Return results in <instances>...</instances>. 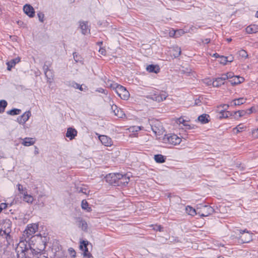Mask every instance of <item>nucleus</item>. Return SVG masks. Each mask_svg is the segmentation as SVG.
Returning a JSON list of instances; mask_svg holds the SVG:
<instances>
[{"instance_id": "obj_1", "label": "nucleus", "mask_w": 258, "mask_h": 258, "mask_svg": "<svg viewBox=\"0 0 258 258\" xmlns=\"http://www.w3.org/2000/svg\"><path fill=\"white\" fill-rule=\"evenodd\" d=\"M29 251L33 253L35 249L30 248L29 245L27 246L25 242L23 241L20 242L16 248L18 258H30Z\"/></svg>"}, {"instance_id": "obj_2", "label": "nucleus", "mask_w": 258, "mask_h": 258, "mask_svg": "<svg viewBox=\"0 0 258 258\" xmlns=\"http://www.w3.org/2000/svg\"><path fill=\"white\" fill-rule=\"evenodd\" d=\"M214 212V209L212 207L208 205H203L200 204L198 205V215L201 217H207Z\"/></svg>"}, {"instance_id": "obj_3", "label": "nucleus", "mask_w": 258, "mask_h": 258, "mask_svg": "<svg viewBox=\"0 0 258 258\" xmlns=\"http://www.w3.org/2000/svg\"><path fill=\"white\" fill-rule=\"evenodd\" d=\"M163 140L164 143L174 146L179 144L181 141V139L175 134L165 135Z\"/></svg>"}, {"instance_id": "obj_4", "label": "nucleus", "mask_w": 258, "mask_h": 258, "mask_svg": "<svg viewBox=\"0 0 258 258\" xmlns=\"http://www.w3.org/2000/svg\"><path fill=\"white\" fill-rule=\"evenodd\" d=\"M115 92L119 97L122 99L127 100L130 97V93L125 87L120 85H118Z\"/></svg>"}, {"instance_id": "obj_5", "label": "nucleus", "mask_w": 258, "mask_h": 258, "mask_svg": "<svg viewBox=\"0 0 258 258\" xmlns=\"http://www.w3.org/2000/svg\"><path fill=\"white\" fill-rule=\"evenodd\" d=\"M38 225L35 223L28 224L27 228L24 231L23 235L26 236V238H29L30 237L33 236V235L36 232L38 229Z\"/></svg>"}, {"instance_id": "obj_6", "label": "nucleus", "mask_w": 258, "mask_h": 258, "mask_svg": "<svg viewBox=\"0 0 258 258\" xmlns=\"http://www.w3.org/2000/svg\"><path fill=\"white\" fill-rule=\"evenodd\" d=\"M119 173H110L105 177L106 181L110 184L117 185L119 177Z\"/></svg>"}, {"instance_id": "obj_7", "label": "nucleus", "mask_w": 258, "mask_h": 258, "mask_svg": "<svg viewBox=\"0 0 258 258\" xmlns=\"http://www.w3.org/2000/svg\"><path fill=\"white\" fill-rule=\"evenodd\" d=\"M239 231L241 234L240 238L243 243H247L251 240V234L246 229L244 230H240Z\"/></svg>"}, {"instance_id": "obj_8", "label": "nucleus", "mask_w": 258, "mask_h": 258, "mask_svg": "<svg viewBox=\"0 0 258 258\" xmlns=\"http://www.w3.org/2000/svg\"><path fill=\"white\" fill-rule=\"evenodd\" d=\"M76 223L79 228L83 231L87 232L88 230V224L87 222L81 217L76 218Z\"/></svg>"}, {"instance_id": "obj_9", "label": "nucleus", "mask_w": 258, "mask_h": 258, "mask_svg": "<svg viewBox=\"0 0 258 258\" xmlns=\"http://www.w3.org/2000/svg\"><path fill=\"white\" fill-rule=\"evenodd\" d=\"M24 13L30 18H33L35 15L34 8L30 5L26 4L23 7Z\"/></svg>"}, {"instance_id": "obj_10", "label": "nucleus", "mask_w": 258, "mask_h": 258, "mask_svg": "<svg viewBox=\"0 0 258 258\" xmlns=\"http://www.w3.org/2000/svg\"><path fill=\"white\" fill-rule=\"evenodd\" d=\"M30 116L31 112L30 111H26L17 118V121L20 124H24L29 119Z\"/></svg>"}, {"instance_id": "obj_11", "label": "nucleus", "mask_w": 258, "mask_h": 258, "mask_svg": "<svg viewBox=\"0 0 258 258\" xmlns=\"http://www.w3.org/2000/svg\"><path fill=\"white\" fill-rule=\"evenodd\" d=\"M118 176L119 177L118 186L125 185L128 183L130 181V176H128L127 174L124 175L119 174V175Z\"/></svg>"}, {"instance_id": "obj_12", "label": "nucleus", "mask_w": 258, "mask_h": 258, "mask_svg": "<svg viewBox=\"0 0 258 258\" xmlns=\"http://www.w3.org/2000/svg\"><path fill=\"white\" fill-rule=\"evenodd\" d=\"M99 138L102 144L105 146L109 147L112 145L111 139L106 136L101 135L99 137Z\"/></svg>"}, {"instance_id": "obj_13", "label": "nucleus", "mask_w": 258, "mask_h": 258, "mask_svg": "<svg viewBox=\"0 0 258 258\" xmlns=\"http://www.w3.org/2000/svg\"><path fill=\"white\" fill-rule=\"evenodd\" d=\"M77 131L75 128L69 127L67 129L66 137L69 138L70 140L74 139L77 135Z\"/></svg>"}, {"instance_id": "obj_14", "label": "nucleus", "mask_w": 258, "mask_h": 258, "mask_svg": "<svg viewBox=\"0 0 258 258\" xmlns=\"http://www.w3.org/2000/svg\"><path fill=\"white\" fill-rule=\"evenodd\" d=\"M170 54L174 58L178 57L181 54V49L178 46H175L171 48L170 50Z\"/></svg>"}, {"instance_id": "obj_15", "label": "nucleus", "mask_w": 258, "mask_h": 258, "mask_svg": "<svg viewBox=\"0 0 258 258\" xmlns=\"http://www.w3.org/2000/svg\"><path fill=\"white\" fill-rule=\"evenodd\" d=\"M227 77L222 75L221 77L217 78L213 82V86L218 87L222 84H224V81L226 80Z\"/></svg>"}, {"instance_id": "obj_16", "label": "nucleus", "mask_w": 258, "mask_h": 258, "mask_svg": "<svg viewBox=\"0 0 258 258\" xmlns=\"http://www.w3.org/2000/svg\"><path fill=\"white\" fill-rule=\"evenodd\" d=\"M80 26L83 34L86 35L90 32V29L88 25V22H80Z\"/></svg>"}, {"instance_id": "obj_17", "label": "nucleus", "mask_w": 258, "mask_h": 258, "mask_svg": "<svg viewBox=\"0 0 258 258\" xmlns=\"http://www.w3.org/2000/svg\"><path fill=\"white\" fill-rule=\"evenodd\" d=\"M21 58L20 57H17L14 59L11 60L10 61L7 62L8 66L7 70L8 71H11L12 68H13L17 63L20 61Z\"/></svg>"}, {"instance_id": "obj_18", "label": "nucleus", "mask_w": 258, "mask_h": 258, "mask_svg": "<svg viewBox=\"0 0 258 258\" xmlns=\"http://www.w3.org/2000/svg\"><path fill=\"white\" fill-rule=\"evenodd\" d=\"M244 81L243 77H240L238 76H235L233 77L231 80H229V82L232 85H235L242 83Z\"/></svg>"}, {"instance_id": "obj_19", "label": "nucleus", "mask_w": 258, "mask_h": 258, "mask_svg": "<svg viewBox=\"0 0 258 258\" xmlns=\"http://www.w3.org/2000/svg\"><path fill=\"white\" fill-rule=\"evenodd\" d=\"M246 33L248 34L255 33L258 31V26L256 25H251L245 29Z\"/></svg>"}, {"instance_id": "obj_20", "label": "nucleus", "mask_w": 258, "mask_h": 258, "mask_svg": "<svg viewBox=\"0 0 258 258\" xmlns=\"http://www.w3.org/2000/svg\"><path fill=\"white\" fill-rule=\"evenodd\" d=\"M210 116L207 114H203L198 117V120L203 124H205L209 122Z\"/></svg>"}, {"instance_id": "obj_21", "label": "nucleus", "mask_w": 258, "mask_h": 258, "mask_svg": "<svg viewBox=\"0 0 258 258\" xmlns=\"http://www.w3.org/2000/svg\"><path fill=\"white\" fill-rule=\"evenodd\" d=\"M35 142V140L32 138H25L23 139L22 144L25 146L33 145Z\"/></svg>"}, {"instance_id": "obj_22", "label": "nucleus", "mask_w": 258, "mask_h": 258, "mask_svg": "<svg viewBox=\"0 0 258 258\" xmlns=\"http://www.w3.org/2000/svg\"><path fill=\"white\" fill-rule=\"evenodd\" d=\"M146 70L150 73H157L159 71V68L158 66L150 64L147 67Z\"/></svg>"}, {"instance_id": "obj_23", "label": "nucleus", "mask_w": 258, "mask_h": 258, "mask_svg": "<svg viewBox=\"0 0 258 258\" xmlns=\"http://www.w3.org/2000/svg\"><path fill=\"white\" fill-rule=\"evenodd\" d=\"M23 199L24 201L29 204H32L34 201L33 197L27 194V191L24 192Z\"/></svg>"}, {"instance_id": "obj_24", "label": "nucleus", "mask_w": 258, "mask_h": 258, "mask_svg": "<svg viewBox=\"0 0 258 258\" xmlns=\"http://www.w3.org/2000/svg\"><path fill=\"white\" fill-rule=\"evenodd\" d=\"M245 100L243 98L234 99L231 102V106H236L243 104L245 103Z\"/></svg>"}, {"instance_id": "obj_25", "label": "nucleus", "mask_w": 258, "mask_h": 258, "mask_svg": "<svg viewBox=\"0 0 258 258\" xmlns=\"http://www.w3.org/2000/svg\"><path fill=\"white\" fill-rule=\"evenodd\" d=\"M185 210L186 213L189 215L194 216L195 215H198V207L196 209H194L192 207L188 206L186 207Z\"/></svg>"}, {"instance_id": "obj_26", "label": "nucleus", "mask_w": 258, "mask_h": 258, "mask_svg": "<svg viewBox=\"0 0 258 258\" xmlns=\"http://www.w3.org/2000/svg\"><path fill=\"white\" fill-rule=\"evenodd\" d=\"M43 69L44 70V74L46 77L47 79V81L51 82V80L53 79V75H49L48 73L51 72V70L49 69V68L47 66L44 65L43 67Z\"/></svg>"}, {"instance_id": "obj_27", "label": "nucleus", "mask_w": 258, "mask_h": 258, "mask_svg": "<svg viewBox=\"0 0 258 258\" xmlns=\"http://www.w3.org/2000/svg\"><path fill=\"white\" fill-rule=\"evenodd\" d=\"M81 207L83 209L86 210L88 212H90L92 211L91 208L89 206V204L85 200H83L82 201Z\"/></svg>"}, {"instance_id": "obj_28", "label": "nucleus", "mask_w": 258, "mask_h": 258, "mask_svg": "<svg viewBox=\"0 0 258 258\" xmlns=\"http://www.w3.org/2000/svg\"><path fill=\"white\" fill-rule=\"evenodd\" d=\"M5 225L4 226V230H2V231L5 233V234L8 235L9 233L11 232V229H10V221H8L7 222H6L4 224Z\"/></svg>"}, {"instance_id": "obj_29", "label": "nucleus", "mask_w": 258, "mask_h": 258, "mask_svg": "<svg viewBox=\"0 0 258 258\" xmlns=\"http://www.w3.org/2000/svg\"><path fill=\"white\" fill-rule=\"evenodd\" d=\"M151 127L153 132L157 135H160L162 133L163 128L161 125H159V126H157L155 125H152Z\"/></svg>"}, {"instance_id": "obj_30", "label": "nucleus", "mask_w": 258, "mask_h": 258, "mask_svg": "<svg viewBox=\"0 0 258 258\" xmlns=\"http://www.w3.org/2000/svg\"><path fill=\"white\" fill-rule=\"evenodd\" d=\"M251 109L252 108L249 109L247 111H245L243 110H239L237 111H235L234 112V114L235 115H237L238 114V116L239 117H242L244 115H245L246 113L250 114L251 113Z\"/></svg>"}, {"instance_id": "obj_31", "label": "nucleus", "mask_w": 258, "mask_h": 258, "mask_svg": "<svg viewBox=\"0 0 258 258\" xmlns=\"http://www.w3.org/2000/svg\"><path fill=\"white\" fill-rule=\"evenodd\" d=\"M154 160L157 163H162L165 162V159L162 155L157 154L154 156Z\"/></svg>"}, {"instance_id": "obj_32", "label": "nucleus", "mask_w": 258, "mask_h": 258, "mask_svg": "<svg viewBox=\"0 0 258 258\" xmlns=\"http://www.w3.org/2000/svg\"><path fill=\"white\" fill-rule=\"evenodd\" d=\"M105 83H106V85L108 87L113 89L114 90L118 85L117 83L113 82L112 81L110 80H107V81H105Z\"/></svg>"}, {"instance_id": "obj_33", "label": "nucleus", "mask_w": 258, "mask_h": 258, "mask_svg": "<svg viewBox=\"0 0 258 258\" xmlns=\"http://www.w3.org/2000/svg\"><path fill=\"white\" fill-rule=\"evenodd\" d=\"M7 104V102L6 100H2L0 101V113H3L5 111Z\"/></svg>"}, {"instance_id": "obj_34", "label": "nucleus", "mask_w": 258, "mask_h": 258, "mask_svg": "<svg viewBox=\"0 0 258 258\" xmlns=\"http://www.w3.org/2000/svg\"><path fill=\"white\" fill-rule=\"evenodd\" d=\"M220 63H222L223 64H226L227 62H232L233 61L232 58H231V59H228V57L224 56H221L220 57Z\"/></svg>"}, {"instance_id": "obj_35", "label": "nucleus", "mask_w": 258, "mask_h": 258, "mask_svg": "<svg viewBox=\"0 0 258 258\" xmlns=\"http://www.w3.org/2000/svg\"><path fill=\"white\" fill-rule=\"evenodd\" d=\"M114 115L119 118H123L125 116V114L123 113V111L120 108H118L116 111L114 112Z\"/></svg>"}, {"instance_id": "obj_36", "label": "nucleus", "mask_w": 258, "mask_h": 258, "mask_svg": "<svg viewBox=\"0 0 258 258\" xmlns=\"http://www.w3.org/2000/svg\"><path fill=\"white\" fill-rule=\"evenodd\" d=\"M21 112V110L19 109L14 108L7 112L8 114L11 115H15L19 114Z\"/></svg>"}, {"instance_id": "obj_37", "label": "nucleus", "mask_w": 258, "mask_h": 258, "mask_svg": "<svg viewBox=\"0 0 258 258\" xmlns=\"http://www.w3.org/2000/svg\"><path fill=\"white\" fill-rule=\"evenodd\" d=\"M238 54L239 56L245 59L248 57L247 52L243 49H241L240 51H239Z\"/></svg>"}, {"instance_id": "obj_38", "label": "nucleus", "mask_w": 258, "mask_h": 258, "mask_svg": "<svg viewBox=\"0 0 258 258\" xmlns=\"http://www.w3.org/2000/svg\"><path fill=\"white\" fill-rule=\"evenodd\" d=\"M67 85L69 87H73L75 89H77L79 87V84L76 83L74 81H70L67 83Z\"/></svg>"}, {"instance_id": "obj_39", "label": "nucleus", "mask_w": 258, "mask_h": 258, "mask_svg": "<svg viewBox=\"0 0 258 258\" xmlns=\"http://www.w3.org/2000/svg\"><path fill=\"white\" fill-rule=\"evenodd\" d=\"M153 229L155 231H163V227L160 225H152Z\"/></svg>"}, {"instance_id": "obj_40", "label": "nucleus", "mask_w": 258, "mask_h": 258, "mask_svg": "<svg viewBox=\"0 0 258 258\" xmlns=\"http://www.w3.org/2000/svg\"><path fill=\"white\" fill-rule=\"evenodd\" d=\"M82 250H84V256L87 257V258H90V256H91V254L89 252L87 247H86V248H84Z\"/></svg>"}, {"instance_id": "obj_41", "label": "nucleus", "mask_w": 258, "mask_h": 258, "mask_svg": "<svg viewBox=\"0 0 258 258\" xmlns=\"http://www.w3.org/2000/svg\"><path fill=\"white\" fill-rule=\"evenodd\" d=\"M17 186H18V189L19 191V192H20V194L24 195V192L26 191V189L23 188V186L20 184H18L17 185Z\"/></svg>"}, {"instance_id": "obj_42", "label": "nucleus", "mask_w": 258, "mask_h": 258, "mask_svg": "<svg viewBox=\"0 0 258 258\" xmlns=\"http://www.w3.org/2000/svg\"><path fill=\"white\" fill-rule=\"evenodd\" d=\"M38 17L39 18V20L41 22H44V15L42 12H39L37 14Z\"/></svg>"}, {"instance_id": "obj_43", "label": "nucleus", "mask_w": 258, "mask_h": 258, "mask_svg": "<svg viewBox=\"0 0 258 258\" xmlns=\"http://www.w3.org/2000/svg\"><path fill=\"white\" fill-rule=\"evenodd\" d=\"M88 245V241H85L83 240L81 242V244L80 245V248L83 249V247H84V248H86V247H87V245Z\"/></svg>"}, {"instance_id": "obj_44", "label": "nucleus", "mask_w": 258, "mask_h": 258, "mask_svg": "<svg viewBox=\"0 0 258 258\" xmlns=\"http://www.w3.org/2000/svg\"><path fill=\"white\" fill-rule=\"evenodd\" d=\"M223 76H225L226 77H227L226 80L229 79L230 80H231L233 77H235V76L233 75V74L232 73H228L227 74H224L222 75Z\"/></svg>"}, {"instance_id": "obj_45", "label": "nucleus", "mask_w": 258, "mask_h": 258, "mask_svg": "<svg viewBox=\"0 0 258 258\" xmlns=\"http://www.w3.org/2000/svg\"><path fill=\"white\" fill-rule=\"evenodd\" d=\"M220 113L221 114V116L220 117V118H226L228 116V112H225L224 110H221Z\"/></svg>"}, {"instance_id": "obj_46", "label": "nucleus", "mask_w": 258, "mask_h": 258, "mask_svg": "<svg viewBox=\"0 0 258 258\" xmlns=\"http://www.w3.org/2000/svg\"><path fill=\"white\" fill-rule=\"evenodd\" d=\"M161 98L162 99V101L166 99L168 96V94L166 92H162L159 94Z\"/></svg>"}, {"instance_id": "obj_47", "label": "nucleus", "mask_w": 258, "mask_h": 258, "mask_svg": "<svg viewBox=\"0 0 258 258\" xmlns=\"http://www.w3.org/2000/svg\"><path fill=\"white\" fill-rule=\"evenodd\" d=\"M78 191L79 192H82L84 194H87V189L83 187H79L78 188Z\"/></svg>"}, {"instance_id": "obj_48", "label": "nucleus", "mask_w": 258, "mask_h": 258, "mask_svg": "<svg viewBox=\"0 0 258 258\" xmlns=\"http://www.w3.org/2000/svg\"><path fill=\"white\" fill-rule=\"evenodd\" d=\"M69 250L70 253L72 255V256L73 257H75L76 256V251H75V250L72 248H70L69 249Z\"/></svg>"}, {"instance_id": "obj_49", "label": "nucleus", "mask_w": 258, "mask_h": 258, "mask_svg": "<svg viewBox=\"0 0 258 258\" xmlns=\"http://www.w3.org/2000/svg\"><path fill=\"white\" fill-rule=\"evenodd\" d=\"M141 128V127L140 126H133V127H130V130L132 131V132H137L139 130H140Z\"/></svg>"}, {"instance_id": "obj_50", "label": "nucleus", "mask_w": 258, "mask_h": 258, "mask_svg": "<svg viewBox=\"0 0 258 258\" xmlns=\"http://www.w3.org/2000/svg\"><path fill=\"white\" fill-rule=\"evenodd\" d=\"M153 99L158 102L162 101V99L161 98L159 95L155 96Z\"/></svg>"}, {"instance_id": "obj_51", "label": "nucleus", "mask_w": 258, "mask_h": 258, "mask_svg": "<svg viewBox=\"0 0 258 258\" xmlns=\"http://www.w3.org/2000/svg\"><path fill=\"white\" fill-rule=\"evenodd\" d=\"M7 207V205L6 203H2L0 204V213L3 209H5Z\"/></svg>"}, {"instance_id": "obj_52", "label": "nucleus", "mask_w": 258, "mask_h": 258, "mask_svg": "<svg viewBox=\"0 0 258 258\" xmlns=\"http://www.w3.org/2000/svg\"><path fill=\"white\" fill-rule=\"evenodd\" d=\"M118 108V107L116 105H111V110L113 112H115Z\"/></svg>"}, {"instance_id": "obj_53", "label": "nucleus", "mask_w": 258, "mask_h": 258, "mask_svg": "<svg viewBox=\"0 0 258 258\" xmlns=\"http://www.w3.org/2000/svg\"><path fill=\"white\" fill-rule=\"evenodd\" d=\"M252 135L256 138L258 137V128L252 131Z\"/></svg>"}, {"instance_id": "obj_54", "label": "nucleus", "mask_w": 258, "mask_h": 258, "mask_svg": "<svg viewBox=\"0 0 258 258\" xmlns=\"http://www.w3.org/2000/svg\"><path fill=\"white\" fill-rule=\"evenodd\" d=\"M41 239L42 242L44 243V245H45L47 241V237L45 236L42 237L41 236Z\"/></svg>"}, {"instance_id": "obj_55", "label": "nucleus", "mask_w": 258, "mask_h": 258, "mask_svg": "<svg viewBox=\"0 0 258 258\" xmlns=\"http://www.w3.org/2000/svg\"><path fill=\"white\" fill-rule=\"evenodd\" d=\"M99 52L102 55H105V49L102 48H101Z\"/></svg>"}, {"instance_id": "obj_56", "label": "nucleus", "mask_w": 258, "mask_h": 258, "mask_svg": "<svg viewBox=\"0 0 258 258\" xmlns=\"http://www.w3.org/2000/svg\"><path fill=\"white\" fill-rule=\"evenodd\" d=\"M73 56L76 62H78L79 61V59H78V54L76 52L73 53Z\"/></svg>"}, {"instance_id": "obj_57", "label": "nucleus", "mask_w": 258, "mask_h": 258, "mask_svg": "<svg viewBox=\"0 0 258 258\" xmlns=\"http://www.w3.org/2000/svg\"><path fill=\"white\" fill-rule=\"evenodd\" d=\"M176 32L172 30L169 32V36L170 37H173L175 35Z\"/></svg>"}, {"instance_id": "obj_58", "label": "nucleus", "mask_w": 258, "mask_h": 258, "mask_svg": "<svg viewBox=\"0 0 258 258\" xmlns=\"http://www.w3.org/2000/svg\"><path fill=\"white\" fill-rule=\"evenodd\" d=\"M202 42H203V43H206V44H208V43H210V39L209 38H206V39H205V40H202Z\"/></svg>"}, {"instance_id": "obj_59", "label": "nucleus", "mask_w": 258, "mask_h": 258, "mask_svg": "<svg viewBox=\"0 0 258 258\" xmlns=\"http://www.w3.org/2000/svg\"><path fill=\"white\" fill-rule=\"evenodd\" d=\"M35 150L34 151V153H35V155H37V154H38L39 153L38 149L37 148V147H35Z\"/></svg>"}, {"instance_id": "obj_60", "label": "nucleus", "mask_w": 258, "mask_h": 258, "mask_svg": "<svg viewBox=\"0 0 258 258\" xmlns=\"http://www.w3.org/2000/svg\"><path fill=\"white\" fill-rule=\"evenodd\" d=\"M77 89L80 90V91H83L84 90V89L82 87V85H80V84H79V87L77 88Z\"/></svg>"}, {"instance_id": "obj_61", "label": "nucleus", "mask_w": 258, "mask_h": 258, "mask_svg": "<svg viewBox=\"0 0 258 258\" xmlns=\"http://www.w3.org/2000/svg\"><path fill=\"white\" fill-rule=\"evenodd\" d=\"M229 107V105L228 104H223L222 105V107L224 108L225 109H226Z\"/></svg>"}, {"instance_id": "obj_62", "label": "nucleus", "mask_w": 258, "mask_h": 258, "mask_svg": "<svg viewBox=\"0 0 258 258\" xmlns=\"http://www.w3.org/2000/svg\"><path fill=\"white\" fill-rule=\"evenodd\" d=\"M178 121L179 123H183V122L184 121V119L181 118H179Z\"/></svg>"}, {"instance_id": "obj_63", "label": "nucleus", "mask_w": 258, "mask_h": 258, "mask_svg": "<svg viewBox=\"0 0 258 258\" xmlns=\"http://www.w3.org/2000/svg\"><path fill=\"white\" fill-rule=\"evenodd\" d=\"M213 56L215 57H220L221 56L217 53H214Z\"/></svg>"}, {"instance_id": "obj_64", "label": "nucleus", "mask_w": 258, "mask_h": 258, "mask_svg": "<svg viewBox=\"0 0 258 258\" xmlns=\"http://www.w3.org/2000/svg\"><path fill=\"white\" fill-rule=\"evenodd\" d=\"M199 103V100H195V104L198 105Z\"/></svg>"}]
</instances>
